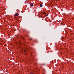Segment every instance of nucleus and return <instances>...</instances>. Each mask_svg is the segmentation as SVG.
I'll list each match as a JSON object with an SVG mask.
<instances>
[{"mask_svg": "<svg viewBox=\"0 0 74 74\" xmlns=\"http://www.w3.org/2000/svg\"><path fill=\"white\" fill-rule=\"evenodd\" d=\"M16 11H17V12H19V10L17 9V10Z\"/></svg>", "mask_w": 74, "mask_h": 74, "instance_id": "nucleus-5", "label": "nucleus"}, {"mask_svg": "<svg viewBox=\"0 0 74 74\" xmlns=\"http://www.w3.org/2000/svg\"><path fill=\"white\" fill-rule=\"evenodd\" d=\"M47 14V15H46V16H48V14Z\"/></svg>", "mask_w": 74, "mask_h": 74, "instance_id": "nucleus-8", "label": "nucleus"}, {"mask_svg": "<svg viewBox=\"0 0 74 74\" xmlns=\"http://www.w3.org/2000/svg\"><path fill=\"white\" fill-rule=\"evenodd\" d=\"M44 71H45V70L44 69Z\"/></svg>", "mask_w": 74, "mask_h": 74, "instance_id": "nucleus-12", "label": "nucleus"}, {"mask_svg": "<svg viewBox=\"0 0 74 74\" xmlns=\"http://www.w3.org/2000/svg\"><path fill=\"white\" fill-rule=\"evenodd\" d=\"M42 14H45V12H42Z\"/></svg>", "mask_w": 74, "mask_h": 74, "instance_id": "nucleus-6", "label": "nucleus"}, {"mask_svg": "<svg viewBox=\"0 0 74 74\" xmlns=\"http://www.w3.org/2000/svg\"><path fill=\"white\" fill-rule=\"evenodd\" d=\"M42 74H44V73H42Z\"/></svg>", "mask_w": 74, "mask_h": 74, "instance_id": "nucleus-11", "label": "nucleus"}, {"mask_svg": "<svg viewBox=\"0 0 74 74\" xmlns=\"http://www.w3.org/2000/svg\"><path fill=\"white\" fill-rule=\"evenodd\" d=\"M21 38L22 40H25V39H24V38L22 36L21 37Z\"/></svg>", "mask_w": 74, "mask_h": 74, "instance_id": "nucleus-2", "label": "nucleus"}, {"mask_svg": "<svg viewBox=\"0 0 74 74\" xmlns=\"http://www.w3.org/2000/svg\"><path fill=\"white\" fill-rule=\"evenodd\" d=\"M24 52H26V50H24Z\"/></svg>", "mask_w": 74, "mask_h": 74, "instance_id": "nucleus-10", "label": "nucleus"}, {"mask_svg": "<svg viewBox=\"0 0 74 74\" xmlns=\"http://www.w3.org/2000/svg\"><path fill=\"white\" fill-rule=\"evenodd\" d=\"M30 6H31L32 7V6H33V3H32L31 4H30Z\"/></svg>", "mask_w": 74, "mask_h": 74, "instance_id": "nucleus-3", "label": "nucleus"}, {"mask_svg": "<svg viewBox=\"0 0 74 74\" xmlns=\"http://www.w3.org/2000/svg\"><path fill=\"white\" fill-rule=\"evenodd\" d=\"M18 35L17 36V37H18Z\"/></svg>", "mask_w": 74, "mask_h": 74, "instance_id": "nucleus-9", "label": "nucleus"}, {"mask_svg": "<svg viewBox=\"0 0 74 74\" xmlns=\"http://www.w3.org/2000/svg\"><path fill=\"white\" fill-rule=\"evenodd\" d=\"M32 40V38H30V40Z\"/></svg>", "mask_w": 74, "mask_h": 74, "instance_id": "nucleus-7", "label": "nucleus"}, {"mask_svg": "<svg viewBox=\"0 0 74 74\" xmlns=\"http://www.w3.org/2000/svg\"><path fill=\"white\" fill-rule=\"evenodd\" d=\"M19 15V14L16 13L14 15V16H18Z\"/></svg>", "mask_w": 74, "mask_h": 74, "instance_id": "nucleus-1", "label": "nucleus"}, {"mask_svg": "<svg viewBox=\"0 0 74 74\" xmlns=\"http://www.w3.org/2000/svg\"><path fill=\"white\" fill-rule=\"evenodd\" d=\"M40 7H42V4H40Z\"/></svg>", "mask_w": 74, "mask_h": 74, "instance_id": "nucleus-4", "label": "nucleus"}, {"mask_svg": "<svg viewBox=\"0 0 74 74\" xmlns=\"http://www.w3.org/2000/svg\"><path fill=\"white\" fill-rule=\"evenodd\" d=\"M2 41H3V40H2Z\"/></svg>", "mask_w": 74, "mask_h": 74, "instance_id": "nucleus-13", "label": "nucleus"}]
</instances>
